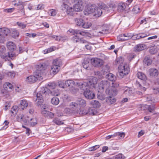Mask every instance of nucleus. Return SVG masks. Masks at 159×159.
I'll use <instances>...</instances> for the list:
<instances>
[{
    "instance_id": "obj_14",
    "label": "nucleus",
    "mask_w": 159,
    "mask_h": 159,
    "mask_svg": "<svg viewBox=\"0 0 159 159\" xmlns=\"http://www.w3.org/2000/svg\"><path fill=\"white\" fill-rule=\"evenodd\" d=\"M35 75L36 76L30 75L27 77L26 80V81L31 84L36 82L38 78H39L40 79L42 78H40L39 77H38L36 73Z\"/></svg>"
},
{
    "instance_id": "obj_57",
    "label": "nucleus",
    "mask_w": 159,
    "mask_h": 159,
    "mask_svg": "<svg viewBox=\"0 0 159 159\" xmlns=\"http://www.w3.org/2000/svg\"><path fill=\"white\" fill-rule=\"evenodd\" d=\"M54 51V49L52 47H51L48 49H45L43 50V53L44 54H47L48 53Z\"/></svg>"
},
{
    "instance_id": "obj_59",
    "label": "nucleus",
    "mask_w": 159,
    "mask_h": 159,
    "mask_svg": "<svg viewBox=\"0 0 159 159\" xmlns=\"http://www.w3.org/2000/svg\"><path fill=\"white\" fill-rule=\"evenodd\" d=\"M122 61L123 58L121 57H120V58H118L115 61V64L117 65L118 64L121 63H122Z\"/></svg>"
},
{
    "instance_id": "obj_58",
    "label": "nucleus",
    "mask_w": 159,
    "mask_h": 159,
    "mask_svg": "<svg viewBox=\"0 0 159 159\" xmlns=\"http://www.w3.org/2000/svg\"><path fill=\"white\" fill-rule=\"evenodd\" d=\"M16 23L18 26L21 29H24L26 26V25L21 22H18Z\"/></svg>"
},
{
    "instance_id": "obj_37",
    "label": "nucleus",
    "mask_w": 159,
    "mask_h": 159,
    "mask_svg": "<svg viewBox=\"0 0 159 159\" xmlns=\"http://www.w3.org/2000/svg\"><path fill=\"white\" fill-rule=\"evenodd\" d=\"M51 102L52 104L54 105H58L59 103V100L57 98L54 97L52 99Z\"/></svg>"
},
{
    "instance_id": "obj_39",
    "label": "nucleus",
    "mask_w": 159,
    "mask_h": 159,
    "mask_svg": "<svg viewBox=\"0 0 159 159\" xmlns=\"http://www.w3.org/2000/svg\"><path fill=\"white\" fill-rule=\"evenodd\" d=\"M143 62L147 66H149L151 64L152 61L150 59L145 57L143 60Z\"/></svg>"
},
{
    "instance_id": "obj_50",
    "label": "nucleus",
    "mask_w": 159,
    "mask_h": 159,
    "mask_svg": "<svg viewBox=\"0 0 159 159\" xmlns=\"http://www.w3.org/2000/svg\"><path fill=\"white\" fill-rule=\"evenodd\" d=\"M31 125L34 126L37 123V120L35 118H31L30 120Z\"/></svg>"
},
{
    "instance_id": "obj_41",
    "label": "nucleus",
    "mask_w": 159,
    "mask_h": 159,
    "mask_svg": "<svg viewBox=\"0 0 159 159\" xmlns=\"http://www.w3.org/2000/svg\"><path fill=\"white\" fill-rule=\"evenodd\" d=\"M94 12L95 13V14L94 15V16L96 17H99L101 15L102 13V10L100 9H98L97 10L96 9L95 12Z\"/></svg>"
},
{
    "instance_id": "obj_38",
    "label": "nucleus",
    "mask_w": 159,
    "mask_h": 159,
    "mask_svg": "<svg viewBox=\"0 0 159 159\" xmlns=\"http://www.w3.org/2000/svg\"><path fill=\"white\" fill-rule=\"evenodd\" d=\"M66 86H72L74 84V81L71 80H68L66 81H65Z\"/></svg>"
},
{
    "instance_id": "obj_34",
    "label": "nucleus",
    "mask_w": 159,
    "mask_h": 159,
    "mask_svg": "<svg viewBox=\"0 0 159 159\" xmlns=\"http://www.w3.org/2000/svg\"><path fill=\"white\" fill-rule=\"evenodd\" d=\"M90 103L95 108H98L100 106V103L98 101L96 100L92 101Z\"/></svg>"
},
{
    "instance_id": "obj_13",
    "label": "nucleus",
    "mask_w": 159,
    "mask_h": 159,
    "mask_svg": "<svg viewBox=\"0 0 159 159\" xmlns=\"http://www.w3.org/2000/svg\"><path fill=\"white\" fill-rule=\"evenodd\" d=\"M77 3L75 4L74 6V10L76 11H81L83 9V6L82 1H78Z\"/></svg>"
},
{
    "instance_id": "obj_16",
    "label": "nucleus",
    "mask_w": 159,
    "mask_h": 159,
    "mask_svg": "<svg viewBox=\"0 0 159 159\" xmlns=\"http://www.w3.org/2000/svg\"><path fill=\"white\" fill-rule=\"evenodd\" d=\"M28 103L26 100L23 99L20 100L19 105V109L21 110H23L28 106Z\"/></svg>"
},
{
    "instance_id": "obj_3",
    "label": "nucleus",
    "mask_w": 159,
    "mask_h": 159,
    "mask_svg": "<svg viewBox=\"0 0 159 159\" xmlns=\"http://www.w3.org/2000/svg\"><path fill=\"white\" fill-rule=\"evenodd\" d=\"M118 69L119 75L122 78L127 75L130 70L129 66L127 64L120 66L119 67Z\"/></svg>"
},
{
    "instance_id": "obj_25",
    "label": "nucleus",
    "mask_w": 159,
    "mask_h": 159,
    "mask_svg": "<svg viewBox=\"0 0 159 159\" xmlns=\"http://www.w3.org/2000/svg\"><path fill=\"white\" fill-rule=\"evenodd\" d=\"M84 20L82 19L78 18L74 19V21L75 24L77 26L81 27Z\"/></svg>"
},
{
    "instance_id": "obj_61",
    "label": "nucleus",
    "mask_w": 159,
    "mask_h": 159,
    "mask_svg": "<svg viewBox=\"0 0 159 159\" xmlns=\"http://www.w3.org/2000/svg\"><path fill=\"white\" fill-rule=\"evenodd\" d=\"M99 147V145H96L94 146H93V147H91L90 148H89V151H94L97 149Z\"/></svg>"
},
{
    "instance_id": "obj_2",
    "label": "nucleus",
    "mask_w": 159,
    "mask_h": 159,
    "mask_svg": "<svg viewBox=\"0 0 159 159\" xmlns=\"http://www.w3.org/2000/svg\"><path fill=\"white\" fill-rule=\"evenodd\" d=\"M47 68V66L44 63H40L36 66V70L35 73L37 75L42 78Z\"/></svg>"
},
{
    "instance_id": "obj_29",
    "label": "nucleus",
    "mask_w": 159,
    "mask_h": 159,
    "mask_svg": "<svg viewBox=\"0 0 159 159\" xmlns=\"http://www.w3.org/2000/svg\"><path fill=\"white\" fill-rule=\"evenodd\" d=\"M60 94V91L57 88L54 89L53 90H51L49 93V95L50 94L52 95L56 96H58Z\"/></svg>"
},
{
    "instance_id": "obj_36",
    "label": "nucleus",
    "mask_w": 159,
    "mask_h": 159,
    "mask_svg": "<svg viewBox=\"0 0 159 159\" xmlns=\"http://www.w3.org/2000/svg\"><path fill=\"white\" fill-rule=\"evenodd\" d=\"M12 5L15 6H17L19 5H22L23 2L20 0H15L12 2Z\"/></svg>"
},
{
    "instance_id": "obj_17",
    "label": "nucleus",
    "mask_w": 159,
    "mask_h": 159,
    "mask_svg": "<svg viewBox=\"0 0 159 159\" xmlns=\"http://www.w3.org/2000/svg\"><path fill=\"white\" fill-rule=\"evenodd\" d=\"M128 8L125 3L120 2L118 4L117 10L119 12H122L125 10H127Z\"/></svg>"
},
{
    "instance_id": "obj_40",
    "label": "nucleus",
    "mask_w": 159,
    "mask_h": 159,
    "mask_svg": "<svg viewBox=\"0 0 159 159\" xmlns=\"http://www.w3.org/2000/svg\"><path fill=\"white\" fill-rule=\"evenodd\" d=\"M3 87L4 89H12L13 88L12 85L8 82L4 84Z\"/></svg>"
},
{
    "instance_id": "obj_10",
    "label": "nucleus",
    "mask_w": 159,
    "mask_h": 159,
    "mask_svg": "<svg viewBox=\"0 0 159 159\" xmlns=\"http://www.w3.org/2000/svg\"><path fill=\"white\" fill-rule=\"evenodd\" d=\"M77 84L79 88L82 90L84 91H86L90 89V85L88 84V82H84L83 83L82 82L77 83Z\"/></svg>"
},
{
    "instance_id": "obj_43",
    "label": "nucleus",
    "mask_w": 159,
    "mask_h": 159,
    "mask_svg": "<svg viewBox=\"0 0 159 159\" xmlns=\"http://www.w3.org/2000/svg\"><path fill=\"white\" fill-rule=\"evenodd\" d=\"M132 93V91L130 90L129 88L126 87L124 89V93L127 96L130 95Z\"/></svg>"
},
{
    "instance_id": "obj_26",
    "label": "nucleus",
    "mask_w": 159,
    "mask_h": 159,
    "mask_svg": "<svg viewBox=\"0 0 159 159\" xmlns=\"http://www.w3.org/2000/svg\"><path fill=\"white\" fill-rule=\"evenodd\" d=\"M60 67L52 65L51 66V71L54 75L56 74L60 70Z\"/></svg>"
},
{
    "instance_id": "obj_55",
    "label": "nucleus",
    "mask_w": 159,
    "mask_h": 159,
    "mask_svg": "<svg viewBox=\"0 0 159 159\" xmlns=\"http://www.w3.org/2000/svg\"><path fill=\"white\" fill-rule=\"evenodd\" d=\"M43 99H36L35 101L36 104L38 106L41 105L43 102Z\"/></svg>"
},
{
    "instance_id": "obj_23",
    "label": "nucleus",
    "mask_w": 159,
    "mask_h": 159,
    "mask_svg": "<svg viewBox=\"0 0 159 159\" xmlns=\"http://www.w3.org/2000/svg\"><path fill=\"white\" fill-rule=\"evenodd\" d=\"M76 101L80 107H84L86 105V101L83 99L78 98Z\"/></svg>"
},
{
    "instance_id": "obj_8",
    "label": "nucleus",
    "mask_w": 159,
    "mask_h": 159,
    "mask_svg": "<svg viewBox=\"0 0 159 159\" xmlns=\"http://www.w3.org/2000/svg\"><path fill=\"white\" fill-rule=\"evenodd\" d=\"M47 88H43L36 95V99H43V97H46L48 95L47 94L48 91Z\"/></svg>"
},
{
    "instance_id": "obj_45",
    "label": "nucleus",
    "mask_w": 159,
    "mask_h": 159,
    "mask_svg": "<svg viewBox=\"0 0 159 159\" xmlns=\"http://www.w3.org/2000/svg\"><path fill=\"white\" fill-rule=\"evenodd\" d=\"M98 93L97 95L98 98L101 100H104L105 99V96L101 93L102 92L100 91V92L99 91H98Z\"/></svg>"
},
{
    "instance_id": "obj_31",
    "label": "nucleus",
    "mask_w": 159,
    "mask_h": 159,
    "mask_svg": "<svg viewBox=\"0 0 159 159\" xmlns=\"http://www.w3.org/2000/svg\"><path fill=\"white\" fill-rule=\"evenodd\" d=\"M48 85H49V89L47 88L48 90L47 91L48 92L47 94L48 95H49V93H50V91H51V90H53V89L57 88V86L54 83H51Z\"/></svg>"
},
{
    "instance_id": "obj_62",
    "label": "nucleus",
    "mask_w": 159,
    "mask_h": 159,
    "mask_svg": "<svg viewBox=\"0 0 159 159\" xmlns=\"http://www.w3.org/2000/svg\"><path fill=\"white\" fill-rule=\"evenodd\" d=\"M119 85V84L114 80L111 82V87H112V88L117 87Z\"/></svg>"
},
{
    "instance_id": "obj_33",
    "label": "nucleus",
    "mask_w": 159,
    "mask_h": 159,
    "mask_svg": "<svg viewBox=\"0 0 159 159\" xmlns=\"http://www.w3.org/2000/svg\"><path fill=\"white\" fill-rule=\"evenodd\" d=\"M92 25L91 22H83V23L81 27L84 29H88Z\"/></svg>"
},
{
    "instance_id": "obj_56",
    "label": "nucleus",
    "mask_w": 159,
    "mask_h": 159,
    "mask_svg": "<svg viewBox=\"0 0 159 159\" xmlns=\"http://www.w3.org/2000/svg\"><path fill=\"white\" fill-rule=\"evenodd\" d=\"M98 88L100 91L103 92L104 91L105 88L103 86V84H102V81H101L98 84Z\"/></svg>"
},
{
    "instance_id": "obj_53",
    "label": "nucleus",
    "mask_w": 159,
    "mask_h": 159,
    "mask_svg": "<svg viewBox=\"0 0 159 159\" xmlns=\"http://www.w3.org/2000/svg\"><path fill=\"white\" fill-rule=\"evenodd\" d=\"M49 14H50L51 16H54L56 15L57 12L56 11L53 9H52L49 11Z\"/></svg>"
},
{
    "instance_id": "obj_19",
    "label": "nucleus",
    "mask_w": 159,
    "mask_h": 159,
    "mask_svg": "<svg viewBox=\"0 0 159 159\" xmlns=\"http://www.w3.org/2000/svg\"><path fill=\"white\" fill-rule=\"evenodd\" d=\"M146 48V45L143 44H139L135 46L134 48L135 52H139L144 50Z\"/></svg>"
},
{
    "instance_id": "obj_35",
    "label": "nucleus",
    "mask_w": 159,
    "mask_h": 159,
    "mask_svg": "<svg viewBox=\"0 0 159 159\" xmlns=\"http://www.w3.org/2000/svg\"><path fill=\"white\" fill-rule=\"evenodd\" d=\"M102 82L105 89H107L110 86V83L109 81L104 80L102 81Z\"/></svg>"
},
{
    "instance_id": "obj_22",
    "label": "nucleus",
    "mask_w": 159,
    "mask_h": 159,
    "mask_svg": "<svg viewBox=\"0 0 159 159\" xmlns=\"http://www.w3.org/2000/svg\"><path fill=\"white\" fill-rule=\"evenodd\" d=\"M106 101L108 105H111L116 102V99L113 97L109 96L106 98Z\"/></svg>"
},
{
    "instance_id": "obj_64",
    "label": "nucleus",
    "mask_w": 159,
    "mask_h": 159,
    "mask_svg": "<svg viewBox=\"0 0 159 159\" xmlns=\"http://www.w3.org/2000/svg\"><path fill=\"white\" fill-rule=\"evenodd\" d=\"M21 9L20 10L19 12L21 13V14L22 16L25 15V11L24 9V7L23 5H21L20 7Z\"/></svg>"
},
{
    "instance_id": "obj_9",
    "label": "nucleus",
    "mask_w": 159,
    "mask_h": 159,
    "mask_svg": "<svg viewBox=\"0 0 159 159\" xmlns=\"http://www.w3.org/2000/svg\"><path fill=\"white\" fill-rule=\"evenodd\" d=\"M106 93L110 96H115L117 94V90L115 88H109L106 89Z\"/></svg>"
},
{
    "instance_id": "obj_48",
    "label": "nucleus",
    "mask_w": 159,
    "mask_h": 159,
    "mask_svg": "<svg viewBox=\"0 0 159 159\" xmlns=\"http://www.w3.org/2000/svg\"><path fill=\"white\" fill-rule=\"evenodd\" d=\"M18 108H19V107L16 106H13L11 108V111L12 113L16 114L18 111Z\"/></svg>"
},
{
    "instance_id": "obj_52",
    "label": "nucleus",
    "mask_w": 159,
    "mask_h": 159,
    "mask_svg": "<svg viewBox=\"0 0 159 159\" xmlns=\"http://www.w3.org/2000/svg\"><path fill=\"white\" fill-rule=\"evenodd\" d=\"M140 9L137 6H135L132 9L134 13L137 14L140 11Z\"/></svg>"
},
{
    "instance_id": "obj_30",
    "label": "nucleus",
    "mask_w": 159,
    "mask_h": 159,
    "mask_svg": "<svg viewBox=\"0 0 159 159\" xmlns=\"http://www.w3.org/2000/svg\"><path fill=\"white\" fill-rule=\"evenodd\" d=\"M137 76L139 79L142 80H145L146 79V76L145 75L141 72H138L137 74Z\"/></svg>"
},
{
    "instance_id": "obj_6",
    "label": "nucleus",
    "mask_w": 159,
    "mask_h": 159,
    "mask_svg": "<svg viewBox=\"0 0 159 159\" xmlns=\"http://www.w3.org/2000/svg\"><path fill=\"white\" fill-rule=\"evenodd\" d=\"M91 61L92 64L96 67H100L103 64V60L98 58H94L92 59Z\"/></svg>"
},
{
    "instance_id": "obj_32",
    "label": "nucleus",
    "mask_w": 159,
    "mask_h": 159,
    "mask_svg": "<svg viewBox=\"0 0 159 159\" xmlns=\"http://www.w3.org/2000/svg\"><path fill=\"white\" fill-rule=\"evenodd\" d=\"M106 77L112 82L115 80L116 79L115 76L111 73H109L106 76Z\"/></svg>"
},
{
    "instance_id": "obj_5",
    "label": "nucleus",
    "mask_w": 159,
    "mask_h": 159,
    "mask_svg": "<svg viewBox=\"0 0 159 159\" xmlns=\"http://www.w3.org/2000/svg\"><path fill=\"white\" fill-rule=\"evenodd\" d=\"M69 106L71 109L70 113L76 114L77 113L79 109V105L78 104L77 101L75 102H70L69 105Z\"/></svg>"
},
{
    "instance_id": "obj_54",
    "label": "nucleus",
    "mask_w": 159,
    "mask_h": 159,
    "mask_svg": "<svg viewBox=\"0 0 159 159\" xmlns=\"http://www.w3.org/2000/svg\"><path fill=\"white\" fill-rule=\"evenodd\" d=\"M19 52H17L16 51V54L17 55V56L18 55V54L19 53H22L24 51H26V49H25V48L23 47H19ZM26 51L27 52V51Z\"/></svg>"
},
{
    "instance_id": "obj_51",
    "label": "nucleus",
    "mask_w": 159,
    "mask_h": 159,
    "mask_svg": "<svg viewBox=\"0 0 159 159\" xmlns=\"http://www.w3.org/2000/svg\"><path fill=\"white\" fill-rule=\"evenodd\" d=\"M89 63L88 62L86 61L83 63V67L87 70L90 69V68L89 67Z\"/></svg>"
},
{
    "instance_id": "obj_21",
    "label": "nucleus",
    "mask_w": 159,
    "mask_h": 159,
    "mask_svg": "<svg viewBox=\"0 0 159 159\" xmlns=\"http://www.w3.org/2000/svg\"><path fill=\"white\" fill-rule=\"evenodd\" d=\"M96 9L94 6H89L85 10V12H87V13H84L85 15L86 14H90L91 13H93L95 12Z\"/></svg>"
},
{
    "instance_id": "obj_1",
    "label": "nucleus",
    "mask_w": 159,
    "mask_h": 159,
    "mask_svg": "<svg viewBox=\"0 0 159 159\" xmlns=\"http://www.w3.org/2000/svg\"><path fill=\"white\" fill-rule=\"evenodd\" d=\"M0 56L5 61H9L14 60L17 56L16 53H14L11 52H6V48L4 47L0 48Z\"/></svg>"
},
{
    "instance_id": "obj_11",
    "label": "nucleus",
    "mask_w": 159,
    "mask_h": 159,
    "mask_svg": "<svg viewBox=\"0 0 159 159\" xmlns=\"http://www.w3.org/2000/svg\"><path fill=\"white\" fill-rule=\"evenodd\" d=\"M7 48L11 52L14 53H16V46L15 43L12 42H8L7 44Z\"/></svg>"
},
{
    "instance_id": "obj_44",
    "label": "nucleus",
    "mask_w": 159,
    "mask_h": 159,
    "mask_svg": "<svg viewBox=\"0 0 159 159\" xmlns=\"http://www.w3.org/2000/svg\"><path fill=\"white\" fill-rule=\"evenodd\" d=\"M98 6L100 9H102L103 10H106L107 9V7L106 5L103 3H100L98 4Z\"/></svg>"
},
{
    "instance_id": "obj_63",
    "label": "nucleus",
    "mask_w": 159,
    "mask_h": 159,
    "mask_svg": "<svg viewBox=\"0 0 159 159\" xmlns=\"http://www.w3.org/2000/svg\"><path fill=\"white\" fill-rule=\"evenodd\" d=\"M68 7V6L66 3L63 2L62 5L61 6V8L62 10H65L66 11L67 8Z\"/></svg>"
},
{
    "instance_id": "obj_27",
    "label": "nucleus",
    "mask_w": 159,
    "mask_h": 159,
    "mask_svg": "<svg viewBox=\"0 0 159 159\" xmlns=\"http://www.w3.org/2000/svg\"><path fill=\"white\" fill-rule=\"evenodd\" d=\"M149 73L150 75L152 76H157L158 75V70L155 69H150L149 70Z\"/></svg>"
},
{
    "instance_id": "obj_20",
    "label": "nucleus",
    "mask_w": 159,
    "mask_h": 159,
    "mask_svg": "<svg viewBox=\"0 0 159 159\" xmlns=\"http://www.w3.org/2000/svg\"><path fill=\"white\" fill-rule=\"evenodd\" d=\"M10 30L7 28L4 27L0 28V34L5 37L10 33Z\"/></svg>"
},
{
    "instance_id": "obj_12",
    "label": "nucleus",
    "mask_w": 159,
    "mask_h": 159,
    "mask_svg": "<svg viewBox=\"0 0 159 159\" xmlns=\"http://www.w3.org/2000/svg\"><path fill=\"white\" fill-rule=\"evenodd\" d=\"M84 95L86 98L89 99H93L95 96L94 94L89 89L84 91Z\"/></svg>"
},
{
    "instance_id": "obj_4",
    "label": "nucleus",
    "mask_w": 159,
    "mask_h": 159,
    "mask_svg": "<svg viewBox=\"0 0 159 159\" xmlns=\"http://www.w3.org/2000/svg\"><path fill=\"white\" fill-rule=\"evenodd\" d=\"M70 31L74 35L72 39L74 42L75 43L79 42L80 39L76 35L80 34L83 36H84L85 35V33L84 32L79 30L72 29L70 30Z\"/></svg>"
},
{
    "instance_id": "obj_46",
    "label": "nucleus",
    "mask_w": 159,
    "mask_h": 159,
    "mask_svg": "<svg viewBox=\"0 0 159 159\" xmlns=\"http://www.w3.org/2000/svg\"><path fill=\"white\" fill-rule=\"evenodd\" d=\"M58 86L61 88H64L66 87L65 80H60L58 82Z\"/></svg>"
},
{
    "instance_id": "obj_15",
    "label": "nucleus",
    "mask_w": 159,
    "mask_h": 159,
    "mask_svg": "<svg viewBox=\"0 0 159 159\" xmlns=\"http://www.w3.org/2000/svg\"><path fill=\"white\" fill-rule=\"evenodd\" d=\"M41 113L44 116L49 118H52L54 117V114L52 112L46 110L45 108H44L41 111Z\"/></svg>"
},
{
    "instance_id": "obj_18",
    "label": "nucleus",
    "mask_w": 159,
    "mask_h": 159,
    "mask_svg": "<svg viewBox=\"0 0 159 159\" xmlns=\"http://www.w3.org/2000/svg\"><path fill=\"white\" fill-rule=\"evenodd\" d=\"M98 80L96 77H93L90 81L88 82V84L90 85V89L94 88L97 83Z\"/></svg>"
},
{
    "instance_id": "obj_24",
    "label": "nucleus",
    "mask_w": 159,
    "mask_h": 159,
    "mask_svg": "<svg viewBox=\"0 0 159 159\" xmlns=\"http://www.w3.org/2000/svg\"><path fill=\"white\" fill-rule=\"evenodd\" d=\"M62 64L61 60L59 58L54 59L52 62V65L60 67Z\"/></svg>"
},
{
    "instance_id": "obj_47",
    "label": "nucleus",
    "mask_w": 159,
    "mask_h": 159,
    "mask_svg": "<svg viewBox=\"0 0 159 159\" xmlns=\"http://www.w3.org/2000/svg\"><path fill=\"white\" fill-rule=\"evenodd\" d=\"M19 33L18 31L16 30H13L12 32V37L14 38H16L19 36Z\"/></svg>"
},
{
    "instance_id": "obj_60",
    "label": "nucleus",
    "mask_w": 159,
    "mask_h": 159,
    "mask_svg": "<svg viewBox=\"0 0 159 159\" xmlns=\"http://www.w3.org/2000/svg\"><path fill=\"white\" fill-rule=\"evenodd\" d=\"M14 8L6 9L3 10V11L8 13H11L14 11Z\"/></svg>"
},
{
    "instance_id": "obj_42",
    "label": "nucleus",
    "mask_w": 159,
    "mask_h": 159,
    "mask_svg": "<svg viewBox=\"0 0 159 159\" xmlns=\"http://www.w3.org/2000/svg\"><path fill=\"white\" fill-rule=\"evenodd\" d=\"M78 112L76 114H79L80 115H86L87 114V111L85 110H82L80 109L78 110Z\"/></svg>"
},
{
    "instance_id": "obj_49",
    "label": "nucleus",
    "mask_w": 159,
    "mask_h": 159,
    "mask_svg": "<svg viewBox=\"0 0 159 159\" xmlns=\"http://www.w3.org/2000/svg\"><path fill=\"white\" fill-rule=\"evenodd\" d=\"M53 121L56 124L58 125H60L63 124V122L62 121L60 120L59 119L57 118H55L53 120Z\"/></svg>"
},
{
    "instance_id": "obj_7",
    "label": "nucleus",
    "mask_w": 159,
    "mask_h": 159,
    "mask_svg": "<svg viewBox=\"0 0 159 159\" xmlns=\"http://www.w3.org/2000/svg\"><path fill=\"white\" fill-rule=\"evenodd\" d=\"M133 37V35L131 33H125L120 35L117 39L119 40L124 41L131 39Z\"/></svg>"
},
{
    "instance_id": "obj_28",
    "label": "nucleus",
    "mask_w": 159,
    "mask_h": 159,
    "mask_svg": "<svg viewBox=\"0 0 159 159\" xmlns=\"http://www.w3.org/2000/svg\"><path fill=\"white\" fill-rule=\"evenodd\" d=\"M87 115L94 116L97 113L95 109L93 108H89L87 111Z\"/></svg>"
}]
</instances>
